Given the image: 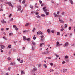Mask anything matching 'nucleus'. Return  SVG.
<instances>
[{
  "label": "nucleus",
  "mask_w": 75,
  "mask_h": 75,
  "mask_svg": "<svg viewBox=\"0 0 75 75\" xmlns=\"http://www.w3.org/2000/svg\"><path fill=\"white\" fill-rule=\"evenodd\" d=\"M35 14H36V15H38V12H36Z\"/></svg>",
  "instance_id": "nucleus-61"
},
{
  "label": "nucleus",
  "mask_w": 75,
  "mask_h": 75,
  "mask_svg": "<svg viewBox=\"0 0 75 75\" xmlns=\"http://www.w3.org/2000/svg\"><path fill=\"white\" fill-rule=\"evenodd\" d=\"M8 47L9 48H11V45H9Z\"/></svg>",
  "instance_id": "nucleus-52"
},
{
  "label": "nucleus",
  "mask_w": 75,
  "mask_h": 75,
  "mask_svg": "<svg viewBox=\"0 0 75 75\" xmlns=\"http://www.w3.org/2000/svg\"><path fill=\"white\" fill-rule=\"evenodd\" d=\"M13 27L15 28V30H16V31H18V29L15 25H13Z\"/></svg>",
  "instance_id": "nucleus-4"
},
{
  "label": "nucleus",
  "mask_w": 75,
  "mask_h": 75,
  "mask_svg": "<svg viewBox=\"0 0 75 75\" xmlns=\"http://www.w3.org/2000/svg\"><path fill=\"white\" fill-rule=\"evenodd\" d=\"M50 65H51V66H52V65H53V63H51L50 64Z\"/></svg>",
  "instance_id": "nucleus-56"
},
{
  "label": "nucleus",
  "mask_w": 75,
  "mask_h": 75,
  "mask_svg": "<svg viewBox=\"0 0 75 75\" xmlns=\"http://www.w3.org/2000/svg\"><path fill=\"white\" fill-rule=\"evenodd\" d=\"M37 70V68L35 67H34V68L31 70V72H34L36 71Z\"/></svg>",
  "instance_id": "nucleus-1"
},
{
  "label": "nucleus",
  "mask_w": 75,
  "mask_h": 75,
  "mask_svg": "<svg viewBox=\"0 0 75 75\" xmlns=\"http://www.w3.org/2000/svg\"><path fill=\"white\" fill-rule=\"evenodd\" d=\"M60 31H64V29L62 28L60 29Z\"/></svg>",
  "instance_id": "nucleus-49"
},
{
  "label": "nucleus",
  "mask_w": 75,
  "mask_h": 75,
  "mask_svg": "<svg viewBox=\"0 0 75 75\" xmlns=\"http://www.w3.org/2000/svg\"><path fill=\"white\" fill-rule=\"evenodd\" d=\"M25 72L23 71V70H21V75H23V74H25Z\"/></svg>",
  "instance_id": "nucleus-11"
},
{
  "label": "nucleus",
  "mask_w": 75,
  "mask_h": 75,
  "mask_svg": "<svg viewBox=\"0 0 75 75\" xmlns=\"http://www.w3.org/2000/svg\"><path fill=\"white\" fill-rule=\"evenodd\" d=\"M32 50H34V47H33V46H32Z\"/></svg>",
  "instance_id": "nucleus-64"
},
{
  "label": "nucleus",
  "mask_w": 75,
  "mask_h": 75,
  "mask_svg": "<svg viewBox=\"0 0 75 75\" xmlns=\"http://www.w3.org/2000/svg\"><path fill=\"white\" fill-rule=\"evenodd\" d=\"M70 3L71 4H73V1H72V0H70Z\"/></svg>",
  "instance_id": "nucleus-22"
},
{
  "label": "nucleus",
  "mask_w": 75,
  "mask_h": 75,
  "mask_svg": "<svg viewBox=\"0 0 75 75\" xmlns=\"http://www.w3.org/2000/svg\"><path fill=\"white\" fill-rule=\"evenodd\" d=\"M41 16H42V17H45V15L44 14H41Z\"/></svg>",
  "instance_id": "nucleus-25"
},
{
  "label": "nucleus",
  "mask_w": 75,
  "mask_h": 75,
  "mask_svg": "<svg viewBox=\"0 0 75 75\" xmlns=\"http://www.w3.org/2000/svg\"><path fill=\"white\" fill-rule=\"evenodd\" d=\"M33 40H35V39H36V37H35V35L33 36Z\"/></svg>",
  "instance_id": "nucleus-23"
},
{
  "label": "nucleus",
  "mask_w": 75,
  "mask_h": 75,
  "mask_svg": "<svg viewBox=\"0 0 75 75\" xmlns=\"http://www.w3.org/2000/svg\"><path fill=\"white\" fill-rule=\"evenodd\" d=\"M35 30V28H34L32 30L33 32H34Z\"/></svg>",
  "instance_id": "nucleus-29"
},
{
  "label": "nucleus",
  "mask_w": 75,
  "mask_h": 75,
  "mask_svg": "<svg viewBox=\"0 0 75 75\" xmlns=\"http://www.w3.org/2000/svg\"><path fill=\"white\" fill-rule=\"evenodd\" d=\"M17 41H15L14 42V44H16V43H17Z\"/></svg>",
  "instance_id": "nucleus-53"
},
{
  "label": "nucleus",
  "mask_w": 75,
  "mask_h": 75,
  "mask_svg": "<svg viewBox=\"0 0 75 75\" xmlns=\"http://www.w3.org/2000/svg\"><path fill=\"white\" fill-rule=\"evenodd\" d=\"M10 65H14V64L12 62H11L10 64Z\"/></svg>",
  "instance_id": "nucleus-33"
},
{
  "label": "nucleus",
  "mask_w": 75,
  "mask_h": 75,
  "mask_svg": "<svg viewBox=\"0 0 75 75\" xmlns=\"http://www.w3.org/2000/svg\"><path fill=\"white\" fill-rule=\"evenodd\" d=\"M42 50V48H41L39 49V51H41V50Z\"/></svg>",
  "instance_id": "nucleus-62"
},
{
  "label": "nucleus",
  "mask_w": 75,
  "mask_h": 75,
  "mask_svg": "<svg viewBox=\"0 0 75 75\" xmlns=\"http://www.w3.org/2000/svg\"><path fill=\"white\" fill-rule=\"evenodd\" d=\"M39 2L41 4V3H42V1L40 0H39Z\"/></svg>",
  "instance_id": "nucleus-48"
},
{
  "label": "nucleus",
  "mask_w": 75,
  "mask_h": 75,
  "mask_svg": "<svg viewBox=\"0 0 75 75\" xmlns=\"http://www.w3.org/2000/svg\"><path fill=\"white\" fill-rule=\"evenodd\" d=\"M67 26H68V24H65V27H67Z\"/></svg>",
  "instance_id": "nucleus-45"
},
{
  "label": "nucleus",
  "mask_w": 75,
  "mask_h": 75,
  "mask_svg": "<svg viewBox=\"0 0 75 75\" xmlns=\"http://www.w3.org/2000/svg\"><path fill=\"white\" fill-rule=\"evenodd\" d=\"M61 45H62V44H59V42H57L56 45V47H60Z\"/></svg>",
  "instance_id": "nucleus-2"
},
{
  "label": "nucleus",
  "mask_w": 75,
  "mask_h": 75,
  "mask_svg": "<svg viewBox=\"0 0 75 75\" xmlns=\"http://www.w3.org/2000/svg\"><path fill=\"white\" fill-rule=\"evenodd\" d=\"M47 31L49 33H50V30L48 29L47 30Z\"/></svg>",
  "instance_id": "nucleus-36"
},
{
  "label": "nucleus",
  "mask_w": 75,
  "mask_h": 75,
  "mask_svg": "<svg viewBox=\"0 0 75 75\" xmlns=\"http://www.w3.org/2000/svg\"><path fill=\"white\" fill-rule=\"evenodd\" d=\"M41 38V41H44V38H43V37H44V36L42 35L41 36H40Z\"/></svg>",
  "instance_id": "nucleus-10"
},
{
  "label": "nucleus",
  "mask_w": 75,
  "mask_h": 75,
  "mask_svg": "<svg viewBox=\"0 0 75 75\" xmlns=\"http://www.w3.org/2000/svg\"><path fill=\"white\" fill-rule=\"evenodd\" d=\"M38 34H41V35H44V33H42V31H39L38 32Z\"/></svg>",
  "instance_id": "nucleus-5"
},
{
  "label": "nucleus",
  "mask_w": 75,
  "mask_h": 75,
  "mask_svg": "<svg viewBox=\"0 0 75 75\" xmlns=\"http://www.w3.org/2000/svg\"><path fill=\"white\" fill-rule=\"evenodd\" d=\"M67 45H68V43L66 42V43H65L64 45H63L64 47H67Z\"/></svg>",
  "instance_id": "nucleus-12"
},
{
  "label": "nucleus",
  "mask_w": 75,
  "mask_h": 75,
  "mask_svg": "<svg viewBox=\"0 0 75 75\" xmlns=\"http://www.w3.org/2000/svg\"><path fill=\"white\" fill-rule=\"evenodd\" d=\"M25 0H23L22 1V3H23V4H24V3H25Z\"/></svg>",
  "instance_id": "nucleus-40"
},
{
  "label": "nucleus",
  "mask_w": 75,
  "mask_h": 75,
  "mask_svg": "<svg viewBox=\"0 0 75 75\" xmlns=\"http://www.w3.org/2000/svg\"><path fill=\"white\" fill-rule=\"evenodd\" d=\"M65 62L63 61L62 62V64H65Z\"/></svg>",
  "instance_id": "nucleus-57"
},
{
  "label": "nucleus",
  "mask_w": 75,
  "mask_h": 75,
  "mask_svg": "<svg viewBox=\"0 0 75 75\" xmlns=\"http://www.w3.org/2000/svg\"><path fill=\"white\" fill-rule=\"evenodd\" d=\"M30 8H33V6L32 5H30Z\"/></svg>",
  "instance_id": "nucleus-30"
},
{
  "label": "nucleus",
  "mask_w": 75,
  "mask_h": 75,
  "mask_svg": "<svg viewBox=\"0 0 75 75\" xmlns=\"http://www.w3.org/2000/svg\"><path fill=\"white\" fill-rule=\"evenodd\" d=\"M44 43H40V47H42V46L43 45H44Z\"/></svg>",
  "instance_id": "nucleus-21"
},
{
  "label": "nucleus",
  "mask_w": 75,
  "mask_h": 75,
  "mask_svg": "<svg viewBox=\"0 0 75 75\" xmlns=\"http://www.w3.org/2000/svg\"><path fill=\"white\" fill-rule=\"evenodd\" d=\"M55 31L54 30H53L51 31L52 33H54Z\"/></svg>",
  "instance_id": "nucleus-27"
},
{
  "label": "nucleus",
  "mask_w": 75,
  "mask_h": 75,
  "mask_svg": "<svg viewBox=\"0 0 75 75\" xmlns=\"http://www.w3.org/2000/svg\"><path fill=\"white\" fill-rule=\"evenodd\" d=\"M3 38L4 39V40H7V39L6 38H5V36H3Z\"/></svg>",
  "instance_id": "nucleus-35"
},
{
  "label": "nucleus",
  "mask_w": 75,
  "mask_h": 75,
  "mask_svg": "<svg viewBox=\"0 0 75 75\" xmlns=\"http://www.w3.org/2000/svg\"><path fill=\"white\" fill-rule=\"evenodd\" d=\"M4 45H0V47H3Z\"/></svg>",
  "instance_id": "nucleus-60"
},
{
  "label": "nucleus",
  "mask_w": 75,
  "mask_h": 75,
  "mask_svg": "<svg viewBox=\"0 0 75 75\" xmlns=\"http://www.w3.org/2000/svg\"><path fill=\"white\" fill-rule=\"evenodd\" d=\"M9 36H12L13 35V33H9Z\"/></svg>",
  "instance_id": "nucleus-20"
},
{
  "label": "nucleus",
  "mask_w": 75,
  "mask_h": 75,
  "mask_svg": "<svg viewBox=\"0 0 75 75\" xmlns=\"http://www.w3.org/2000/svg\"><path fill=\"white\" fill-rule=\"evenodd\" d=\"M29 24H30L29 23H27L25 24V26H28Z\"/></svg>",
  "instance_id": "nucleus-34"
},
{
  "label": "nucleus",
  "mask_w": 75,
  "mask_h": 75,
  "mask_svg": "<svg viewBox=\"0 0 75 75\" xmlns=\"http://www.w3.org/2000/svg\"><path fill=\"white\" fill-rule=\"evenodd\" d=\"M65 58H66V59H68V56L67 55L66 56H65Z\"/></svg>",
  "instance_id": "nucleus-31"
},
{
  "label": "nucleus",
  "mask_w": 75,
  "mask_h": 75,
  "mask_svg": "<svg viewBox=\"0 0 75 75\" xmlns=\"http://www.w3.org/2000/svg\"><path fill=\"white\" fill-rule=\"evenodd\" d=\"M28 31L27 30H24L23 31V33H26V32H28Z\"/></svg>",
  "instance_id": "nucleus-37"
},
{
  "label": "nucleus",
  "mask_w": 75,
  "mask_h": 75,
  "mask_svg": "<svg viewBox=\"0 0 75 75\" xmlns=\"http://www.w3.org/2000/svg\"><path fill=\"white\" fill-rule=\"evenodd\" d=\"M1 21V23H3V24L6 23V22L5 21H4V20H2Z\"/></svg>",
  "instance_id": "nucleus-14"
},
{
  "label": "nucleus",
  "mask_w": 75,
  "mask_h": 75,
  "mask_svg": "<svg viewBox=\"0 0 75 75\" xmlns=\"http://www.w3.org/2000/svg\"><path fill=\"white\" fill-rule=\"evenodd\" d=\"M54 71V70H53V69H52V70H50V72H53Z\"/></svg>",
  "instance_id": "nucleus-46"
},
{
  "label": "nucleus",
  "mask_w": 75,
  "mask_h": 75,
  "mask_svg": "<svg viewBox=\"0 0 75 75\" xmlns=\"http://www.w3.org/2000/svg\"><path fill=\"white\" fill-rule=\"evenodd\" d=\"M43 9L45 12H47V11H47V10L46 9V7H43Z\"/></svg>",
  "instance_id": "nucleus-6"
},
{
  "label": "nucleus",
  "mask_w": 75,
  "mask_h": 75,
  "mask_svg": "<svg viewBox=\"0 0 75 75\" xmlns=\"http://www.w3.org/2000/svg\"><path fill=\"white\" fill-rule=\"evenodd\" d=\"M17 8H18V10H21V7L20 6V5H19L17 6Z\"/></svg>",
  "instance_id": "nucleus-3"
},
{
  "label": "nucleus",
  "mask_w": 75,
  "mask_h": 75,
  "mask_svg": "<svg viewBox=\"0 0 75 75\" xmlns=\"http://www.w3.org/2000/svg\"><path fill=\"white\" fill-rule=\"evenodd\" d=\"M17 60L18 61H20V59L19 58H17Z\"/></svg>",
  "instance_id": "nucleus-47"
},
{
  "label": "nucleus",
  "mask_w": 75,
  "mask_h": 75,
  "mask_svg": "<svg viewBox=\"0 0 75 75\" xmlns=\"http://www.w3.org/2000/svg\"><path fill=\"white\" fill-rule=\"evenodd\" d=\"M32 44H33V45H35V42H34V41L32 40Z\"/></svg>",
  "instance_id": "nucleus-18"
},
{
  "label": "nucleus",
  "mask_w": 75,
  "mask_h": 75,
  "mask_svg": "<svg viewBox=\"0 0 75 75\" xmlns=\"http://www.w3.org/2000/svg\"><path fill=\"white\" fill-rule=\"evenodd\" d=\"M62 15H64V12H62Z\"/></svg>",
  "instance_id": "nucleus-59"
},
{
  "label": "nucleus",
  "mask_w": 75,
  "mask_h": 75,
  "mask_svg": "<svg viewBox=\"0 0 75 75\" xmlns=\"http://www.w3.org/2000/svg\"><path fill=\"white\" fill-rule=\"evenodd\" d=\"M43 67L44 68H47V65L45 64H43Z\"/></svg>",
  "instance_id": "nucleus-17"
},
{
  "label": "nucleus",
  "mask_w": 75,
  "mask_h": 75,
  "mask_svg": "<svg viewBox=\"0 0 75 75\" xmlns=\"http://www.w3.org/2000/svg\"><path fill=\"white\" fill-rule=\"evenodd\" d=\"M36 17H37V18H41V17H40V16H39V15H38L36 16Z\"/></svg>",
  "instance_id": "nucleus-26"
},
{
  "label": "nucleus",
  "mask_w": 75,
  "mask_h": 75,
  "mask_svg": "<svg viewBox=\"0 0 75 75\" xmlns=\"http://www.w3.org/2000/svg\"><path fill=\"white\" fill-rule=\"evenodd\" d=\"M0 51L2 52H3V50L2 49H0Z\"/></svg>",
  "instance_id": "nucleus-55"
},
{
  "label": "nucleus",
  "mask_w": 75,
  "mask_h": 75,
  "mask_svg": "<svg viewBox=\"0 0 75 75\" xmlns=\"http://www.w3.org/2000/svg\"><path fill=\"white\" fill-rule=\"evenodd\" d=\"M23 40H24V41L25 40H26L27 39V38H26V37H25L24 36H23Z\"/></svg>",
  "instance_id": "nucleus-16"
},
{
  "label": "nucleus",
  "mask_w": 75,
  "mask_h": 75,
  "mask_svg": "<svg viewBox=\"0 0 75 75\" xmlns=\"http://www.w3.org/2000/svg\"><path fill=\"white\" fill-rule=\"evenodd\" d=\"M57 34L58 35H60V32H58Z\"/></svg>",
  "instance_id": "nucleus-39"
},
{
  "label": "nucleus",
  "mask_w": 75,
  "mask_h": 75,
  "mask_svg": "<svg viewBox=\"0 0 75 75\" xmlns=\"http://www.w3.org/2000/svg\"><path fill=\"white\" fill-rule=\"evenodd\" d=\"M46 12V15H48V14H49V13H48V12Z\"/></svg>",
  "instance_id": "nucleus-43"
},
{
  "label": "nucleus",
  "mask_w": 75,
  "mask_h": 75,
  "mask_svg": "<svg viewBox=\"0 0 75 75\" xmlns=\"http://www.w3.org/2000/svg\"><path fill=\"white\" fill-rule=\"evenodd\" d=\"M4 48H5V46H2V47H1V49H4Z\"/></svg>",
  "instance_id": "nucleus-32"
},
{
  "label": "nucleus",
  "mask_w": 75,
  "mask_h": 75,
  "mask_svg": "<svg viewBox=\"0 0 75 75\" xmlns=\"http://www.w3.org/2000/svg\"><path fill=\"white\" fill-rule=\"evenodd\" d=\"M0 2H1V3H3V2H4V1L3 0H0Z\"/></svg>",
  "instance_id": "nucleus-42"
},
{
  "label": "nucleus",
  "mask_w": 75,
  "mask_h": 75,
  "mask_svg": "<svg viewBox=\"0 0 75 75\" xmlns=\"http://www.w3.org/2000/svg\"><path fill=\"white\" fill-rule=\"evenodd\" d=\"M59 21H60L61 23H64V21H63L60 18H59Z\"/></svg>",
  "instance_id": "nucleus-8"
},
{
  "label": "nucleus",
  "mask_w": 75,
  "mask_h": 75,
  "mask_svg": "<svg viewBox=\"0 0 75 75\" xmlns=\"http://www.w3.org/2000/svg\"><path fill=\"white\" fill-rule=\"evenodd\" d=\"M63 72H64V73L66 72H67V69H64L63 70Z\"/></svg>",
  "instance_id": "nucleus-13"
},
{
  "label": "nucleus",
  "mask_w": 75,
  "mask_h": 75,
  "mask_svg": "<svg viewBox=\"0 0 75 75\" xmlns=\"http://www.w3.org/2000/svg\"><path fill=\"white\" fill-rule=\"evenodd\" d=\"M69 30H71V27H69Z\"/></svg>",
  "instance_id": "nucleus-54"
},
{
  "label": "nucleus",
  "mask_w": 75,
  "mask_h": 75,
  "mask_svg": "<svg viewBox=\"0 0 75 75\" xmlns=\"http://www.w3.org/2000/svg\"><path fill=\"white\" fill-rule=\"evenodd\" d=\"M42 53L43 54H45L46 55L47 54V53H46V52H42Z\"/></svg>",
  "instance_id": "nucleus-38"
},
{
  "label": "nucleus",
  "mask_w": 75,
  "mask_h": 75,
  "mask_svg": "<svg viewBox=\"0 0 75 75\" xmlns=\"http://www.w3.org/2000/svg\"><path fill=\"white\" fill-rule=\"evenodd\" d=\"M13 18H11V20H10V21H13Z\"/></svg>",
  "instance_id": "nucleus-50"
},
{
  "label": "nucleus",
  "mask_w": 75,
  "mask_h": 75,
  "mask_svg": "<svg viewBox=\"0 0 75 75\" xmlns=\"http://www.w3.org/2000/svg\"><path fill=\"white\" fill-rule=\"evenodd\" d=\"M0 11H3V9H2L0 8Z\"/></svg>",
  "instance_id": "nucleus-63"
},
{
  "label": "nucleus",
  "mask_w": 75,
  "mask_h": 75,
  "mask_svg": "<svg viewBox=\"0 0 75 75\" xmlns=\"http://www.w3.org/2000/svg\"><path fill=\"white\" fill-rule=\"evenodd\" d=\"M11 59V58H10L8 57V61H10V60Z\"/></svg>",
  "instance_id": "nucleus-51"
},
{
  "label": "nucleus",
  "mask_w": 75,
  "mask_h": 75,
  "mask_svg": "<svg viewBox=\"0 0 75 75\" xmlns=\"http://www.w3.org/2000/svg\"><path fill=\"white\" fill-rule=\"evenodd\" d=\"M55 17H59V16H58V15L56 14V15L55 16Z\"/></svg>",
  "instance_id": "nucleus-41"
},
{
  "label": "nucleus",
  "mask_w": 75,
  "mask_h": 75,
  "mask_svg": "<svg viewBox=\"0 0 75 75\" xmlns=\"http://www.w3.org/2000/svg\"><path fill=\"white\" fill-rule=\"evenodd\" d=\"M47 59V58H48V59H51V57H46Z\"/></svg>",
  "instance_id": "nucleus-28"
},
{
  "label": "nucleus",
  "mask_w": 75,
  "mask_h": 75,
  "mask_svg": "<svg viewBox=\"0 0 75 75\" xmlns=\"http://www.w3.org/2000/svg\"><path fill=\"white\" fill-rule=\"evenodd\" d=\"M25 47H23V50H25Z\"/></svg>",
  "instance_id": "nucleus-58"
},
{
  "label": "nucleus",
  "mask_w": 75,
  "mask_h": 75,
  "mask_svg": "<svg viewBox=\"0 0 75 75\" xmlns=\"http://www.w3.org/2000/svg\"><path fill=\"white\" fill-rule=\"evenodd\" d=\"M19 62H20V63H23V62H24V61L23 60H21Z\"/></svg>",
  "instance_id": "nucleus-24"
},
{
  "label": "nucleus",
  "mask_w": 75,
  "mask_h": 75,
  "mask_svg": "<svg viewBox=\"0 0 75 75\" xmlns=\"http://www.w3.org/2000/svg\"><path fill=\"white\" fill-rule=\"evenodd\" d=\"M11 68V67H9L8 68V71H10V69Z\"/></svg>",
  "instance_id": "nucleus-44"
},
{
  "label": "nucleus",
  "mask_w": 75,
  "mask_h": 75,
  "mask_svg": "<svg viewBox=\"0 0 75 75\" xmlns=\"http://www.w3.org/2000/svg\"><path fill=\"white\" fill-rule=\"evenodd\" d=\"M55 55V56H56V57L55 58V60H57V58H58V57H59V56L58 55H57V54H54Z\"/></svg>",
  "instance_id": "nucleus-7"
},
{
  "label": "nucleus",
  "mask_w": 75,
  "mask_h": 75,
  "mask_svg": "<svg viewBox=\"0 0 75 75\" xmlns=\"http://www.w3.org/2000/svg\"><path fill=\"white\" fill-rule=\"evenodd\" d=\"M26 40H27L28 41H30V39L29 38H26Z\"/></svg>",
  "instance_id": "nucleus-19"
},
{
  "label": "nucleus",
  "mask_w": 75,
  "mask_h": 75,
  "mask_svg": "<svg viewBox=\"0 0 75 75\" xmlns=\"http://www.w3.org/2000/svg\"><path fill=\"white\" fill-rule=\"evenodd\" d=\"M6 4H8L10 6L12 7V4H11V3L10 2H6Z\"/></svg>",
  "instance_id": "nucleus-9"
},
{
  "label": "nucleus",
  "mask_w": 75,
  "mask_h": 75,
  "mask_svg": "<svg viewBox=\"0 0 75 75\" xmlns=\"http://www.w3.org/2000/svg\"><path fill=\"white\" fill-rule=\"evenodd\" d=\"M42 64H39L38 65V68H40L41 67V66H42Z\"/></svg>",
  "instance_id": "nucleus-15"
}]
</instances>
